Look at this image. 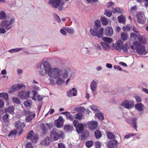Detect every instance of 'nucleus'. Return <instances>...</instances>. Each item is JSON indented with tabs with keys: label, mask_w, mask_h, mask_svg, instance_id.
Wrapping results in <instances>:
<instances>
[{
	"label": "nucleus",
	"mask_w": 148,
	"mask_h": 148,
	"mask_svg": "<svg viewBox=\"0 0 148 148\" xmlns=\"http://www.w3.org/2000/svg\"><path fill=\"white\" fill-rule=\"evenodd\" d=\"M0 97L3 98L6 100H8V95L7 93H0Z\"/></svg>",
	"instance_id": "nucleus-35"
},
{
	"label": "nucleus",
	"mask_w": 148,
	"mask_h": 148,
	"mask_svg": "<svg viewBox=\"0 0 148 148\" xmlns=\"http://www.w3.org/2000/svg\"><path fill=\"white\" fill-rule=\"evenodd\" d=\"M137 35L133 33H132L130 34V37L132 38H134V40H136Z\"/></svg>",
	"instance_id": "nucleus-56"
},
{
	"label": "nucleus",
	"mask_w": 148,
	"mask_h": 148,
	"mask_svg": "<svg viewBox=\"0 0 148 148\" xmlns=\"http://www.w3.org/2000/svg\"><path fill=\"white\" fill-rule=\"evenodd\" d=\"M113 33V29L111 27H107L105 29V34L108 36H111Z\"/></svg>",
	"instance_id": "nucleus-17"
},
{
	"label": "nucleus",
	"mask_w": 148,
	"mask_h": 148,
	"mask_svg": "<svg viewBox=\"0 0 148 148\" xmlns=\"http://www.w3.org/2000/svg\"><path fill=\"white\" fill-rule=\"evenodd\" d=\"M61 113L66 115L67 119H69L71 121H73L74 119V116L69 112H62Z\"/></svg>",
	"instance_id": "nucleus-19"
},
{
	"label": "nucleus",
	"mask_w": 148,
	"mask_h": 148,
	"mask_svg": "<svg viewBox=\"0 0 148 148\" xmlns=\"http://www.w3.org/2000/svg\"><path fill=\"white\" fill-rule=\"evenodd\" d=\"M58 148H66L64 144L62 143H60L58 144Z\"/></svg>",
	"instance_id": "nucleus-57"
},
{
	"label": "nucleus",
	"mask_w": 148,
	"mask_h": 148,
	"mask_svg": "<svg viewBox=\"0 0 148 148\" xmlns=\"http://www.w3.org/2000/svg\"><path fill=\"white\" fill-rule=\"evenodd\" d=\"M96 148H100L101 147V143L97 141L95 143Z\"/></svg>",
	"instance_id": "nucleus-54"
},
{
	"label": "nucleus",
	"mask_w": 148,
	"mask_h": 148,
	"mask_svg": "<svg viewBox=\"0 0 148 148\" xmlns=\"http://www.w3.org/2000/svg\"><path fill=\"white\" fill-rule=\"evenodd\" d=\"M72 95L73 96H75L77 95V90L75 88L72 89Z\"/></svg>",
	"instance_id": "nucleus-58"
},
{
	"label": "nucleus",
	"mask_w": 148,
	"mask_h": 148,
	"mask_svg": "<svg viewBox=\"0 0 148 148\" xmlns=\"http://www.w3.org/2000/svg\"><path fill=\"white\" fill-rule=\"evenodd\" d=\"M143 105L142 103H137L135 106V109L137 110L141 111L143 110Z\"/></svg>",
	"instance_id": "nucleus-31"
},
{
	"label": "nucleus",
	"mask_w": 148,
	"mask_h": 148,
	"mask_svg": "<svg viewBox=\"0 0 148 148\" xmlns=\"http://www.w3.org/2000/svg\"><path fill=\"white\" fill-rule=\"evenodd\" d=\"M51 140L49 137H46L40 143L41 144L45 146H49L51 143Z\"/></svg>",
	"instance_id": "nucleus-20"
},
{
	"label": "nucleus",
	"mask_w": 148,
	"mask_h": 148,
	"mask_svg": "<svg viewBox=\"0 0 148 148\" xmlns=\"http://www.w3.org/2000/svg\"><path fill=\"white\" fill-rule=\"evenodd\" d=\"M101 21L103 25H106L108 22L106 18L105 17H101L100 18Z\"/></svg>",
	"instance_id": "nucleus-37"
},
{
	"label": "nucleus",
	"mask_w": 148,
	"mask_h": 148,
	"mask_svg": "<svg viewBox=\"0 0 148 148\" xmlns=\"http://www.w3.org/2000/svg\"><path fill=\"white\" fill-rule=\"evenodd\" d=\"M87 124L89 129L91 130H94L96 129L97 128L98 123L97 121H90L88 122Z\"/></svg>",
	"instance_id": "nucleus-9"
},
{
	"label": "nucleus",
	"mask_w": 148,
	"mask_h": 148,
	"mask_svg": "<svg viewBox=\"0 0 148 148\" xmlns=\"http://www.w3.org/2000/svg\"><path fill=\"white\" fill-rule=\"evenodd\" d=\"M97 82L94 80H93L91 82L90 87L92 91L94 92L97 86Z\"/></svg>",
	"instance_id": "nucleus-23"
},
{
	"label": "nucleus",
	"mask_w": 148,
	"mask_h": 148,
	"mask_svg": "<svg viewBox=\"0 0 148 148\" xmlns=\"http://www.w3.org/2000/svg\"><path fill=\"white\" fill-rule=\"evenodd\" d=\"M93 144V142L91 140L87 141L85 143V145L88 148L91 147Z\"/></svg>",
	"instance_id": "nucleus-39"
},
{
	"label": "nucleus",
	"mask_w": 148,
	"mask_h": 148,
	"mask_svg": "<svg viewBox=\"0 0 148 148\" xmlns=\"http://www.w3.org/2000/svg\"><path fill=\"white\" fill-rule=\"evenodd\" d=\"M137 22L138 23H144L145 20V18L144 15L142 13H138L137 15Z\"/></svg>",
	"instance_id": "nucleus-14"
},
{
	"label": "nucleus",
	"mask_w": 148,
	"mask_h": 148,
	"mask_svg": "<svg viewBox=\"0 0 148 148\" xmlns=\"http://www.w3.org/2000/svg\"><path fill=\"white\" fill-rule=\"evenodd\" d=\"M13 102L16 104H20L21 102L20 100L17 97H14L12 98Z\"/></svg>",
	"instance_id": "nucleus-41"
},
{
	"label": "nucleus",
	"mask_w": 148,
	"mask_h": 148,
	"mask_svg": "<svg viewBox=\"0 0 148 148\" xmlns=\"http://www.w3.org/2000/svg\"><path fill=\"white\" fill-rule=\"evenodd\" d=\"M64 82V80L61 78H58L56 82V84L58 85H60Z\"/></svg>",
	"instance_id": "nucleus-53"
},
{
	"label": "nucleus",
	"mask_w": 148,
	"mask_h": 148,
	"mask_svg": "<svg viewBox=\"0 0 148 148\" xmlns=\"http://www.w3.org/2000/svg\"><path fill=\"white\" fill-rule=\"evenodd\" d=\"M132 121H133V127L135 128L136 130V131H137V127L136 126V121H137V119L136 118H134V119H132Z\"/></svg>",
	"instance_id": "nucleus-49"
},
{
	"label": "nucleus",
	"mask_w": 148,
	"mask_h": 148,
	"mask_svg": "<svg viewBox=\"0 0 148 148\" xmlns=\"http://www.w3.org/2000/svg\"><path fill=\"white\" fill-rule=\"evenodd\" d=\"M2 119L3 121L5 123L9 122V115L8 114H5L3 116Z\"/></svg>",
	"instance_id": "nucleus-34"
},
{
	"label": "nucleus",
	"mask_w": 148,
	"mask_h": 148,
	"mask_svg": "<svg viewBox=\"0 0 148 148\" xmlns=\"http://www.w3.org/2000/svg\"><path fill=\"white\" fill-rule=\"evenodd\" d=\"M50 137L51 139L54 141L58 140L59 138L63 137L64 133L62 132H59L58 130L53 129L50 132Z\"/></svg>",
	"instance_id": "nucleus-4"
},
{
	"label": "nucleus",
	"mask_w": 148,
	"mask_h": 148,
	"mask_svg": "<svg viewBox=\"0 0 148 148\" xmlns=\"http://www.w3.org/2000/svg\"><path fill=\"white\" fill-rule=\"evenodd\" d=\"M94 135L97 139H99L102 136L101 132L99 130H97L94 133Z\"/></svg>",
	"instance_id": "nucleus-30"
},
{
	"label": "nucleus",
	"mask_w": 148,
	"mask_h": 148,
	"mask_svg": "<svg viewBox=\"0 0 148 148\" xmlns=\"http://www.w3.org/2000/svg\"><path fill=\"white\" fill-rule=\"evenodd\" d=\"M128 47L126 46L125 45L123 44L121 48V50H122L123 51L125 52H128Z\"/></svg>",
	"instance_id": "nucleus-47"
},
{
	"label": "nucleus",
	"mask_w": 148,
	"mask_h": 148,
	"mask_svg": "<svg viewBox=\"0 0 148 148\" xmlns=\"http://www.w3.org/2000/svg\"><path fill=\"white\" fill-rule=\"evenodd\" d=\"M121 39L125 41L127 39L128 36L127 34L123 33L121 34Z\"/></svg>",
	"instance_id": "nucleus-42"
},
{
	"label": "nucleus",
	"mask_w": 148,
	"mask_h": 148,
	"mask_svg": "<svg viewBox=\"0 0 148 148\" xmlns=\"http://www.w3.org/2000/svg\"><path fill=\"white\" fill-rule=\"evenodd\" d=\"M34 134L33 131H30L27 136L26 138L28 139H31L33 137Z\"/></svg>",
	"instance_id": "nucleus-43"
},
{
	"label": "nucleus",
	"mask_w": 148,
	"mask_h": 148,
	"mask_svg": "<svg viewBox=\"0 0 148 148\" xmlns=\"http://www.w3.org/2000/svg\"><path fill=\"white\" fill-rule=\"evenodd\" d=\"M79 121H78L74 120L73 123V125L74 127L75 128L77 126V125L78 124Z\"/></svg>",
	"instance_id": "nucleus-64"
},
{
	"label": "nucleus",
	"mask_w": 148,
	"mask_h": 148,
	"mask_svg": "<svg viewBox=\"0 0 148 148\" xmlns=\"http://www.w3.org/2000/svg\"><path fill=\"white\" fill-rule=\"evenodd\" d=\"M73 128V126L72 125L68 124L64 126V130L66 132L72 131Z\"/></svg>",
	"instance_id": "nucleus-24"
},
{
	"label": "nucleus",
	"mask_w": 148,
	"mask_h": 148,
	"mask_svg": "<svg viewBox=\"0 0 148 148\" xmlns=\"http://www.w3.org/2000/svg\"><path fill=\"white\" fill-rule=\"evenodd\" d=\"M101 46H103L104 49L105 50H108L110 49V47L108 43L101 42Z\"/></svg>",
	"instance_id": "nucleus-25"
},
{
	"label": "nucleus",
	"mask_w": 148,
	"mask_h": 148,
	"mask_svg": "<svg viewBox=\"0 0 148 148\" xmlns=\"http://www.w3.org/2000/svg\"><path fill=\"white\" fill-rule=\"evenodd\" d=\"M32 103V102L31 100H27L25 101L24 102L23 104L24 105L27 107L30 106Z\"/></svg>",
	"instance_id": "nucleus-38"
},
{
	"label": "nucleus",
	"mask_w": 148,
	"mask_h": 148,
	"mask_svg": "<svg viewBox=\"0 0 148 148\" xmlns=\"http://www.w3.org/2000/svg\"><path fill=\"white\" fill-rule=\"evenodd\" d=\"M113 12L114 13H122L123 10L122 9L116 7L114 9H113Z\"/></svg>",
	"instance_id": "nucleus-40"
},
{
	"label": "nucleus",
	"mask_w": 148,
	"mask_h": 148,
	"mask_svg": "<svg viewBox=\"0 0 148 148\" xmlns=\"http://www.w3.org/2000/svg\"><path fill=\"white\" fill-rule=\"evenodd\" d=\"M24 86L25 85L23 84H18L17 86L14 88V90H18Z\"/></svg>",
	"instance_id": "nucleus-46"
},
{
	"label": "nucleus",
	"mask_w": 148,
	"mask_h": 148,
	"mask_svg": "<svg viewBox=\"0 0 148 148\" xmlns=\"http://www.w3.org/2000/svg\"><path fill=\"white\" fill-rule=\"evenodd\" d=\"M65 29L70 34H73L75 32V30L73 28H70L67 27Z\"/></svg>",
	"instance_id": "nucleus-44"
},
{
	"label": "nucleus",
	"mask_w": 148,
	"mask_h": 148,
	"mask_svg": "<svg viewBox=\"0 0 148 148\" xmlns=\"http://www.w3.org/2000/svg\"><path fill=\"white\" fill-rule=\"evenodd\" d=\"M40 128L42 131V134H45L46 133L47 130L46 126L44 123H43L41 124Z\"/></svg>",
	"instance_id": "nucleus-28"
},
{
	"label": "nucleus",
	"mask_w": 148,
	"mask_h": 148,
	"mask_svg": "<svg viewBox=\"0 0 148 148\" xmlns=\"http://www.w3.org/2000/svg\"><path fill=\"white\" fill-rule=\"evenodd\" d=\"M84 124L80 123L77 125V126L76 127V129L77 132L78 134L82 133L84 130Z\"/></svg>",
	"instance_id": "nucleus-18"
},
{
	"label": "nucleus",
	"mask_w": 148,
	"mask_h": 148,
	"mask_svg": "<svg viewBox=\"0 0 148 148\" xmlns=\"http://www.w3.org/2000/svg\"><path fill=\"white\" fill-rule=\"evenodd\" d=\"M94 29L91 28L90 30V34L93 36H96L99 38H102L103 36V28H101L98 31V29L101 27L100 21L99 20H96L95 22Z\"/></svg>",
	"instance_id": "nucleus-1"
},
{
	"label": "nucleus",
	"mask_w": 148,
	"mask_h": 148,
	"mask_svg": "<svg viewBox=\"0 0 148 148\" xmlns=\"http://www.w3.org/2000/svg\"><path fill=\"white\" fill-rule=\"evenodd\" d=\"M83 116L84 115L82 113L78 112L75 115V118L76 119L80 120L83 119Z\"/></svg>",
	"instance_id": "nucleus-32"
},
{
	"label": "nucleus",
	"mask_w": 148,
	"mask_h": 148,
	"mask_svg": "<svg viewBox=\"0 0 148 148\" xmlns=\"http://www.w3.org/2000/svg\"><path fill=\"white\" fill-rule=\"evenodd\" d=\"M114 68L115 69H117L119 71H121L122 69L121 66H119L114 65Z\"/></svg>",
	"instance_id": "nucleus-63"
},
{
	"label": "nucleus",
	"mask_w": 148,
	"mask_h": 148,
	"mask_svg": "<svg viewBox=\"0 0 148 148\" xmlns=\"http://www.w3.org/2000/svg\"><path fill=\"white\" fill-rule=\"evenodd\" d=\"M25 148H33L32 143L30 142L27 143L26 144Z\"/></svg>",
	"instance_id": "nucleus-50"
},
{
	"label": "nucleus",
	"mask_w": 148,
	"mask_h": 148,
	"mask_svg": "<svg viewBox=\"0 0 148 148\" xmlns=\"http://www.w3.org/2000/svg\"><path fill=\"white\" fill-rule=\"evenodd\" d=\"M95 116L98 118L99 120L101 121L103 120L104 119L103 115L102 113H97L95 115Z\"/></svg>",
	"instance_id": "nucleus-36"
},
{
	"label": "nucleus",
	"mask_w": 148,
	"mask_h": 148,
	"mask_svg": "<svg viewBox=\"0 0 148 148\" xmlns=\"http://www.w3.org/2000/svg\"><path fill=\"white\" fill-rule=\"evenodd\" d=\"M38 139V134H33V137L30 140L33 143H36L37 142Z\"/></svg>",
	"instance_id": "nucleus-26"
},
{
	"label": "nucleus",
	"mask_w": 148,
	"mask_h": 148,
	"mask_svg": "<svg viewBox=\"0 0 148 148\" xmlns=\"http://www.w3.org/2000/svg\"><path fill=\"white\" fill-rule=\"evenodd\" d=\"M114 4V3L112 2H108L107 3V7L108 8L111 7L112 9H113V7H112V6Z\"/></svg>",
	"instance_id": "nucleus-59"
},
{
	"label": "nucleus",
	"mask_w": 148,
	"mask_h": 148,
	"mask_svg": "<svg viewBox=\"0 0 148 148\" xmlns=\"http://www.w3.org/2000/svg\"><path fill=\"white\" fill-rule=\"evenodd\" d=\"M138 41L140 44L145 45L146 44V40L145 38L142 36H138Z\"/></svg>",
	"instance_id": "nucleus-22"
},
{
	"label": "nucleus",
	"mask_w": 148,
	"mask_h": 148,
	"mask_svg": "<svg viewBox=\"0 0 148 148\" xmlns=\"http://www.w3.org/2000/svg\"><path fill=\"white\" fill-rule=\"evenodd\" d=\"M123 44V43L121 40H119L116 41L115 44L112 45L114 47L115 49H117L119 51H121V48Z\"/></svg>",
	"instance_id": "nucleus-12"
},
{
	"label": "nucleus",
	"mask_w": 148,
	"mask_h": 148,
	"mask_svg": "<svg viewBox=\"0 0 148 148\" xmlns=\"http://www.w3.org/2000/svg\"><path fill=\"white\" fill-rule=\"evenodd\" d=\"M119 22L120 23H125V22L126 18L123 15H121L118 17Z\"/></svg>",
	"instance_id": "nucleus-27"
},
{
	"label": "nucleus",
	"mask_w": 148,
	"mask_h": 148,
	"mask_svg": "<svg viewBox=\"0 0 148 148\" xmlns=\"http://www.w3.org/2000/svg\"><path fill=\"white\" fill-rule=\"evenodd\" d=\"M91 109L92 110L95 111H99V110L97 107L94 105H92L91 107Z\"/></svg>",
	"instance_id": "nucleus-60"
},
{
	"label": "nucleus",
	"mask_w": 148,
	"mask_h": 148,
	"mask_svg": "<svg viewBox=\"0 0 148 148\" xmlns=\"http://www.w3.org/2000/svg\"><path fill=\"white\" fill-rule=\"evenodd\" d=\"M4 105V102L3 100L0 99V108H2Z\"/></svg>",
	"instance_id": "nucleus-62"
},
{
	"label": "nucleus",
	"mask_w": 148,
	"mask_h": 148,
	"mask_svg": "<svg viewBox=\"0 0 148 148\" xmlns=\"http://www.w3.org/2000/svg\"><path fill=\"white\" fill-rule=\"evenodd\" d=\"M102 39L105 42V43H109L112 42L113 41V40L112 38L107 37H103Z\"/></svg>",
	"instance_id": "nucleus-33"
},
{
	"label": "nucleus",
	"mask_w": 148,
	"mask_h": 148,
	"mask_svg": "<svg viewBox=\"0 0 148 148\" xmlns=\"http://www.w3.org/2000/svg\"><path fill=\"white\" fill-rule=\"evenodd\" d=\"M30 95V92L29 91H22L19 92L18 93V96L21 99H27Z\"/></svg>",
	"instance_id": "nucleus-11"
},
{
	"label": "nucleus",
	"mask_w": 148,
	"mask_h": 148,
	"mask_svg": "<svg viewBox=\"0 0 148 148\" xmlns=\"http://www.w3.org/2000/svg\"><path fill=\"white\" fill-rule=\"evenodd\" d=\"M118 143L116 139H114L109 141L107 144V146L109 148H114L116 147V145Z\"/></svg>",
	"instance_id": "nucleus-16"
},
{
	"label": "nucleus",
	"mask_w": 148,
	"mask_h": 148,
	"mask_svg": "<svg viewBox=\"0 0 148 148\" xmlns=\"http://www.w3.org/2000/svg\"><path fill=\"white\" fill-rule=\"evenodd\" d=\"M14 21L13 18H12L10 21L5 20L1 23V25L2 27H5L8 29H9L12 26V24L13 23Z\"/></svg>",
	"instance_id": "nucleus-6"
},
{
	"label": "nucleus",
	"mask_w": 148,
	"mask_h": 148,
	"mask_svg": "<svg viewBox=\"0 0 148 148\" xmlns=\"http://www.w3.org/2000/svg\"><path fill=\"white\" fill-rule=\"evenodd\" d=\"M14 109L15 108L13 106H10L5 109V113H8L13 114L14 112Z\"/></svg>",
	"instance_id": "nucleus-21"
},
{
	"label": "nucleus",
	"mask_w": 148,
	"mask_h": 148,
	"mask_svg": "<svg viewBox=\"0 0 148 148\" xmlns=\"http://www.w3.org/2000/svg\"><path fill=\"white\" fill-rule=\"evenodd\" d=\"M104 14L107 16L110 17L112 15V12L109 10H106L105 11Z\"/></svg>",
	"instance_id": "nucleus-48"
},
{
	"label": "nucleus",
	"mask_w": 148,
	"mask_h": 148,
	"mask_svg": "<svg viewBox=\"0 0 148 148\" xmlns=\"http://www.w3.org/2000/svg\"><path fill=\"white\" fill-rule=\"evenodd\" d=\"M5 17V14L4 11H2L0 13V19H3Z\"/></svg>",
	"instance_id": "nucleus-55"
},
{
	"label": "nucleus",
	"mask_w": 148,
	"mask_h": 148,
	"mask_svg": "<svg viewBox=\"0 0 148 148\" xmlns=\"http://www.w3.org/2000/svg\"><path fill=\"white\" fill-rule=\"evenodd\" d=\"M17 131L16 130L10 131L8 134V136H10L11 135H15L17 134Z\"/></svg>",
	"instance_id": "nucleus-52"
},
{
	"label": "nucleus",
	"mask_w": 148,
	"mask_h": 148,
	"mask_svg": "<svg viewBox=\"0 0 148 148\" xmlns=\"http://www.w3.org/2000/svg\"><path fill=\"white\" fill-rule=\"evenodd\" d=\"M136 134L134 133V134H129L126 135L125 136L124 138L125 139H127L130 138L132 136H136Z\"/></svg>",
	"instance_id": "nucleus-51"
},
{
	"label": "nucleus",
	"mask_w": 148,
	"mask_h": 148,
	"mask_svg": "<svg viewBox=\"0 0 148 148\" xmlns=\"http://www.w3.org/2000/svg\"><path fill=\"white\" fill-rule=\"evenodd\" d=\"M133 103L131 101L125 100L123 101L121 104L122 106H123L125 108L129 109L132 107Z\"/></svg>",
	"instance_id": "nucleus-15"
},
{
	"label": "nucleus",
	"mask_w": 148,
	"mask_h": 148,
	"mask_svg": "<svg viewBox=\"0 0 148 148\" xmlns=\"http://www.w3.org/2000/svg\"><path fill=\"white\" fill-rule=\"evenodd\" d=\"M25 115L26 116L25 120L27 122H31L36 116L35 114H32V113L29 111H25L24 112Z\"/></svg>",
	"instance_id": "nucleus-8"
},
{
	"label": "nucleus",
	"mask_w": 148,
	"mask_h": 148,
	"mask_svg": "<svg viewBox=\"0 0 148 148\" xmlns=\"http://www.w3.org/2000/svg\"><path fill=\"white\" fill-rule=\"evenodd\" d=\"M130 13L132 14H135L136 13V6L132 7L130 9Z\"/></svg>",
	"instance_id": "nucleus-45"
},
{
	"label": "nucleus",
	"mask_w": 148,
	"mask_h": 148,
	"mask_svg": "<svg viewBox=\"0 0 148 148\" xmlns=\"http://www.w3.org/2000/svg\"><path fill=\"white\" fill-rule=\"evenodd\" d=\"M14 125L16 129L20 131V132L19 133V134H21L23 131V128L25 126V124L24 122L18 121L15 122Z\"/></svg>",
	"instance_id": "nucleus-7"
},
{
	"label": "nucleus",
	"mask_w": 148,
	"mask_h": 148,
	"mask_svg": "<svg viewBox=\"0 0 148 148\" xmlns=\"http://www.w3.org/2000/svg\"><path fill=\"white\" fill-rule=\"evenodd\" d=\"M107 138L109 139H114L115 137V135L111 132H106Z\"/></svg>",
	"instance_id": "nucleus-29"
},
{
	"label": "nucleus",
	"mask_w": 148,
	"mask_h": 148,
	"mask_svg": "<svg viewBox=\"0 0 148 148\" xmlns=\"http://www.w3.org/2000/svg\"><path fill=\"white\" fill-rule=\"evenodd\" d=\"M132 50L136 49V52L139 55L145 54L146 53L145 46L139 44L137 41H135L133 43V45L131 46Z\"/></svg>",
	"instance_id": "nucleus-2"
},
{
	"label": "nucleus",
	"mask_w": 148,
	"mask_h": 148,
	"mask_svg": "<svg viewBox=\"0 0 148 148\" xmlns=\"http://www.w3.org/2000/svg\"><path fill=\"white\" fill-rule=\"evenodd\" d=\"M42 65L43 69L45 71V73L48 74L52 69L50 63L47 61H45L43 63Z\"/></svg>",
	"instance_id": "nucleus-10"
},
{
	"label": "nucleus",
	"mask_w": 148,
	"mask_h": 148,
	"mask_svg": "<svg viewBox=\"0 0 148 148\" xmlns=\"http://www.w3.org/2000/svg\"><path fill=\"white\" fill-rule=\"evenodd\" d=\"M55 124L58 128H60L62 127L64 123V120L61 116H59L58 119L56 120Z\"/></svg>",
	"instance_id": "nucleus-13"
},
{
	"label": "nucleus",
	"mask_w": 148,
	"mask_h": 148,
	"mask_svg": "<svg viewBox=\"0 0 148 148\" xmlns=\"http://www.w3.org/2000/svg\"><path fill=\"white\" fill-rule=\"evenodd\" d=\"M6 32L5 29L4 28H0V33L1 34H5Z\"/></svg>",
	"instance_id": "nucleus-61"
},
{
	"label": "nucleus",
	"mask_w": 148,
	"mask_h": 148,
	"mask_svg": "<svg viewBox=\"0 0 148 148\" xmlns=\"http://www.w3.org/2000/svg\"><path fill=\"white\" fill-rule=\"evenodd\" d=\"M62 0H50L48 3L52 7L55 9L58 8V10L60 11L62 10L64 2H62Z\"/></svg>",
	"instance_id": "nucleus-3"
},
{
	"label": "nucleus",
	"mask_w": 148,
	"mask_h": 148,
	"mask_svg": "<svg viewBox=\"0 0 148 148\" xmlns=\"http://www.w3.org/2000/svg\"><path fill=\"white\" fill-rule=\"evenodd\" d=\"M60 70L57 68L51 69V70L49 71L48 75L51 77H54L55 78H58L60 75Z\"/></svg>",
	"instance_id": "nucleus-5"
}]
</instances>
